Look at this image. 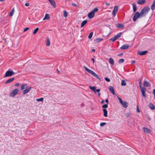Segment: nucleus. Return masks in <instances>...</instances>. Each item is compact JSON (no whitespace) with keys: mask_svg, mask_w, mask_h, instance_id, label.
<instances>
[{"mask_svg":"<svg viewBox=\"0 0 155 155\" xmlns=\"http://www.w3.org/2000/svg\"><path fill=\"white\" fill-rule=\"evenodd\" d=\"M95 51V50L94 49H93L92 50V52H94V51Z\"/></svg>","mask_w":155,"mask_h":155,"instance_id":"bf43d9fd","label":"nucleus"},{"mask_svg":"<svg viewBox=\"0 0 155 155\" xmlns=\"http://www.w3.org/2000/svg\"><path fill=\"white\" fill-rule=\"evenodd\" d=\"M105 102L107 104H108V102H109V101H108V100L107 99H106L105 100Z\"/></svg>","mask_w":155,"mask_h":155,"instance_id":"de8ad7c7","label":"nucleus"},{"mask_svg":"<svg viewBox=\"0 0 155 155\" xmlns=\"http://www.w3.org/2000/svg\"><path fill=\"white\" fill-rule=\"evenodd\" d=\"M43 100H44V99L42 97L41 98L39 99H36V100L37 101H41L43 102Z\"/></svg>","mask_w":155,"mask_h":155,"instance_id":"c9c22d12","label":"nucleus"},{"mask_svg":"<svg viewBox=\"0 0 155 155\" xmlns=\"http://www.w3.org/2000/svg\"><path fill=\"white\" fill-rule=\"evenodd\" d=\"M45 18H46L47 19H49L50 18L49 14H46L45 15Z\"/></svg>","mask_w":155,"mask_h":155,"instance_id":"72a5a7b5","label":"nucleus"},{"mask_svg":"<svg viewBox=\"0 0 155 155\" xmlns=\"http://www.w3.org/2000/svg\"><path fill=\"white\" fill-rule=\"evenodd\" d=\"M89 88L91 90L93 91L95 93H96V87H92L90 86Z\"/></svg>","mask_w":155,"mask_h":155,"instance_id":"6ab92c4d","label":"nucleus"},{"mask_svg":"<svg viewBox=\"0 0 155 155\" xmlns=\"http://www.w3.org/2000/svg\"><path fill=\"white\" fill-rule=\"evenodd\" d=\"M150 8L148 6H146L143 8L140 12L142 17L145 16L150 10Z\"/></svg>","mask_w":155,"mask_h":155,"instance_id":"f03ea898","label":"nucleus"},{"mask_svg":"<svg viewBox=\"0 0 155 155\" xmlns=\"http://www.w3.org/2000/svg\"><path fill=\"white\" fill-rule=\"evenodd\" d=\"M27 87V85L26 84H24L22 85L21 87V90H23L25 89Z\"/></svg>","mask_w":155,"mask_h":155,"instance_id":"b1692460","label":"nucleus"},{"mask_svg":"<svg viewBox=\"0 0 155 155\" xmlns=\"http://www.w3.org/2000/svg\"><path fill=\"white\" fill-rule=\"evenodd\" d=\"M100 95H101V94H100V93H98V96L99 97H100Z\"/></svg>","mask_w":155,"mask_h":155,"instance_id":"052dcab7","label":"nucleus"},{"mask_svg":"<svg viewBox=\"0 0 155 155\" xmlns=\"http://www.w3.org/2000/svg\"><path fill=\"white\" fill-rule=\"evenodd\" d=\"M129 115H130V114H126V116H127V117H129Z\"/></svg>","mask_w":155,"mask_h":155,"instance_id":"13d9d810","label":"nucleus"},{"mask_svg":"<svg viewBox=\"0 0 155 155\" xmlns=\"http://www.w3.org/2000/svg\"><path fill=\"white\" fill-rule=\"evenodd\" d=\"M72 5L73 6H74V7H78L77 5L75 3H72Z\"/></svg>","mask_w":155,"mask_h":155,"instance_id":"c03bdc74","label":"nucleus"},{"mask_svg":"<svg viewBox=\"0 0 155 155\" xmlns=\"http://www.w3.org/2000/svg\"><path fill=\"white\" fill-rule=\"evenodd\" d=\"M122 34V33L121 32L119 33L118 34H117V35L115 36L114 37L117 40L118 38H119L120 37L121 35Z\"/></svg>","mask_w":155,"mask_h":155,"instance_id":"5701e85b","label":"nucleus"},{"mask_svg":"<svg viewBox=\"0 0 155 155\" xmlns=\"http://www.w3.org/2000/svg\"><path fill=\"white\" fill-rule=\"evenodd\" d=\"M83 68L85 69V70L87 72L92 74L93 76H94V77L97 78V79H98V80H99L100 81H101L100 78L98 76V75L97 74H96V73H95L93 71L87 68L85 66H83Z\"/></svg>","mask_w":155,"mask_h":155,"instance_id":"f257e3e1","label":"nucleus"},{"mask_svg":"<svg viewBox=\"0 0 155 155\" xmlns=\"http://www.w3.org/2000/svg\"><path fill=\"white\" fill-rule=\"evenodd\" d=\"M19 85V84L18 83H17L15 84V86H18Z\"/></svg>","mask_w":155,"mask_h":155,"instance_id":"8fccbe9b","label":"nucleus"},{"mask_svg":"<svg viewBox=\"0 0 155 155\" xmlns=\"http://www.w3.org/2000/svg\"><path fill=\"white\" fill-rule=\"evenodd\" d=\"M104 79L107 82H109L110 81V79L107 78L105 77Z\"/></svg>","mask_w":155,"mask_h":155,"instance_id":"a19ab883","label":"nucleus"},{"mask_svg":"<svg viewBox=\"0 0 155 155\" xmlns=\"http://www.w3.org/2000/svg\"><path fill=\"white\" fill-rule=\"evenodd\" d=\"M143 85L145 86L148 87L150 86V84L148 82L145 80L144 81V82Z\"/></svg>","mask_w":155,"mask_h":155,"instance_id":"4be33fe9","label":"nucleus"},{"mask_svg":"<svg viewBox=\"0 0 155 155\" xmlns=\"http://www.w3.org/2000/svg\"><path fill=\"white\" fill-rule=\"evenodd\" d=\"M50 4L54 8H55L56 6V3L54 0H48Z\"/></svg>","mask_w":155,"mask_h":155,"instance_id":"ddd939ff","label":"nucleus"},{"mask_svg":"<svg viewBox=\"0 0 155 155\" xmlns=\"http://www.w3.org/2000/svg\"><path fill=\"white\" fill-rule=\"evenodd\" d=\"M19 90L17 88L15 89L10 94V97H14L19 92Z\"/></svg>","mask_w":155,"mask_h":155,"instance_id":"423d86ee","label":"nucleus"},{"mask_svg":"<svg viewBox=\"0 0 155 155\" xmlns=\"http://www.w3.org/2000/svg\"><path fill=\"white\" fill-rule=\"evenodd\" d=\"M93 32H91L90 33V34L89 35H88V38L89 39L91 38H92V37L93 35Z\"/></svg>","mask_w":155,"mask_h":155,"instance_id":"f704fd0d","label":"nucleus"},{"mask_svg":"<svg viewBox=\"0 0 155 155\" xmlns=\"http://www.w3.org/2000/svg\"><path fill=\"white\" fill-rule=\"evenodd\" d=\"M29 5V4L28 3H26L25 4V5L26 6H28Z\"/></svg>","mask_w":155,"mask_h":155,"instance_id":"a18cd8bd","label":"nucleus"},{"mask_svg":"<svg viewBox=\"0 0 155 155\" xmlns=\"http://www.w3.org/2000/svg\"><path fill=\"white\" fill-rule=\"evenodd\" d=\"M106 5H110V4L108 3H106Z\"/></svg>","mask_w":155,"mask_h":155,"instance_id":"6e6d98bb","label":"nucleus"},{"mask_svg":"<svg viewBox=\"0 0 155 155\" xmlns=\"http://www.w3.org/2000/svg\"><path fill=\"white\" fill-rule=\"evenodd\" d=\"M103 40L101 38H97L94 40V41L96 42H97L102 41Z\"/></svg>","mask_w":155,"mask_h":155,"instance_id":"cd10ccee","label":"nucleus"},{"mask_svg":"<svg viewBox=\"0 0 155 155\" xmlns=\"http://www.w3.org/2000/svg\"><path fill=\"white\" fill-rule=\"evenodd\" d=\"M109 89L110 91L113 94L115 95V93L114 91V87L112 86H110L109 87Z\"/></svg>","mask_w":155,"mask_h":155,"instance_id":"f8f14e48","label":"nucleus"},{"mask_svg":"<svg viewBox=\"0 0 155 155\" xmlns=\"http://www.w3.org/2000/svg\"><path fill=\"white\" fill-rule=\"evenodd\" d=\"M135 61L134 60V61H132V63H135Z\"/></svg>","mask_w":155,"mask_h":155,"instance_id":"4d7b16f0","label":"nucleus"},{"mask_svg":"<svg viewBox=\"0 0 155 155\" xmlns=\"http://www.w3.org/2000/svg\"><path fill=\"white\" fill-rule=\"evenodd\" d=\"M149 107L152 110H154L155 108L154 105L152 103L149 104Z\"/></svg>","mask_w":155,"mask_h":155,"instance_id":"393cba45","label":"nucleus"},{"mask_svg":"<svg viewBox=\"0 0 155 155\" xmlns=\"http://www.w3.org/2000/svg\"><path fill=\"white\" fill-rule=\"evenodd\" d=\"M29 28H25L23 30V31L24 32H25L26 31H27V30H29Z\"/></svg>","mask_w":155,"mask_h":155,"instance_id":"37998d69","label":"nucleus"},{"mask_svg":"<svg viewBox=\"0 0 155 155\" xmlns=\"http://www.w3.org/2000/svg\"><path fill=\"white\" fill-rule=\"evenodd\" d=\"M15 79L14 78H11L8 79L5 83V84H8L12 82Z\"/></svg>","mask_w":155,"mask_h":155,"instance_id":"4468645a","label":"nucleus"},{"mask_svg":"<svg viewBox=\"0 0 155 155\" xmlns=\"http://www.w3.org/2000/svg\"><path fill=\"white\" fill-rule=\"evenodd\" d=\"M14 8L12 9V11L11 12H10L9 13V16H10L11 17V16H12L14 14Z\"/></svg>","mask_w":155,"mask_h":155,"instance_id":"c85d7f7f","label":"nucleus"},{"mask_svg":"<svg viewBox=\"0 0 155 155\" xmlns=\"http://www.w3.org/2000/svg\"><path fill=\"white\" fill-rule=\"evenodd\" d=\"M91 60H92L93 61V63H94V58H92L91 59Z\"/></svg>","mask_w":155,"mask_h":155,"instance_id":"5fc2aeb1","label":"nucleus"},{"mask_svg":"<svg viewBox=\"0 0 155 155\" xmlns=\"http://www.w3.org/2000/svg\"><path fill=\"white\" fill-rule=\"evenodd\" d=\"M50 42L49 40V39L48 38L46 43V45L47 46H49L50 45Z\"/></svg>","mask_w":155,"mask_h":155,"instance_id":"c756f323","label":"nucleus"},{"mask_svg":"<svg viewBox=\"0 0 155 155\" xmlns=\"http://www.w3.org/2000/svg\"><path fill=\"white\" fill-rule=\"evenodd\" d=\"M118 6H115L114 7L113 11V16H115L117 11H118Z\"/></svg>","mask_w":155,"mask_h":155,"instance_id":"6e6552de","label":"nucleus"},{"mask_svg":"<svg viewBox=\"0 0 155 155\" xmlns=\"http://www.w3.org/2000/svg\"><path fill=\"white\" fill-rule=\"evenodd\" d=\"M117 39L115 38L114 37V38H111L110 39V40L112 41L113 42H114Z\"/></svg>","mask_w":155,"mask_h":155,"instance_id":"4c0bfd02","label":"nucleus"},{"mask_svg":"<svg viewBox=\"0 0 155 155\" xmlns=\"http://www.w3.org/2000/svg\"><path fill=\"white\" fill-rule=\"evenodd\" d=\"M153 94H155V89H154L153 91Z\"/></svg>","mask_w":155,"mask_h":155,"instance_id":"864d4df0","label":"nucleus"},{"mask_svg":"<svg viewBox=\"0 0 155 155\" xmlns=\"http://www.w3.org/2000/svg\"><path fill=\"white\" fill-rule=\"evenodd\" d=\"M132 6L133 12H134L136 11L137 9L136 4L135 3H133Z\"/></svg>","mask_w":155,"mask_h":155,"instance_id":"a211bd4d","label":"nucleus"},{"mask_svg":"<svg viewBox=\"0 0 155 155\" xmlns=\"http://www.w3.org/2000/svg\"><path fill=\"white\" fill-rule=\"evenodd\" d=\"M94 15V13L91 11L88 13V17L89 18H93Z\"/></svg>","mask_w":155,"mask_h":155,"instance_id":"9b49d317","label":"nucleus"},{"mask_svg":"<svg viewBox=\"0 0 155 155\" xmlns=\"http://www.w3.org/2000/svg\"><path fill=\"white\" fill-rule=\"evenodd\" d=\"M45 19H47L46 18H45V17H44L43 19V20H45Z\"/></svg>","mask_w":155,"mask_h":155,"instance_id":"e2e57ef3","label":"nucleus"},{"mask_svg":"<svg viewBox=\"0 0 155 155\" xmlns=\"http://www.w3.org/2000/svg\"><path fill=\"white\" fill-rule=\"evenodd\" d=\"M38 29H39V28H36L34 30V31L33 32V34H34V35L35 34L37 33V32L38 31Z\"/></svg>","mask_w":155,"mask_h":155,"instance_id":"473e14b6","label":"nucleus"},{"mask_svg":"<svg viewBox=\"0 0 155 155\" xmlns=\"http://www.w3.org/2000/svg\"><path fill=\"white\" fill-rule=\"evenodd\" d=\"M104 101L103 100L101 102V103L102 104H104Z\"/></svg>","mask_w":155,"mask_h":155,"instance_id":"3c124183","label":"nucleus"},{"mask_svg":"<svg viewBox=\"0 0 155 155\" xmlns=\"http://www.w3.org/2000/svg\"><path fill=\"white\" fill-rule=\"evenodd\" d=\"M63 13L64 14V17L65 18H66L67 16H68V13L66 11H63Z\"/></svg>","mask_w":155,"mask_h":155,"instance_id":"7c9ffc66","label":"nucleus"},{"mask_svg":"<svg viewBox=\"0 0 155 155\" xmlns=\"http://www.w3.org/2000/svg\"><path fill=\"white\" fill-rule=\"evenodd\" d=\"M87 20H85L83 21L81 23V27H83L84 26V25L87 23Z\"/></svg>","mask_w":155,"mask_h":155,"instance_id":"412c9836","label":"nucleus"},{"mask_svg":"<svg viewBox=\"0 0 155 155\" xmlns=\"http://www.w3.org/2000/svg\"><path fill=\"white\" fill-rule=\"evenodd\" d=\"M98 9L97 8H94L92 11V12H93L94 13L95 12H96L98 11Z\"/></svg>","mask_w":155,"mask_h":155,"instance_id":"e433bc0d","label":"nucleus"},{"mask_svg":"<svg viewBox=\"0 0 155 155\" xmlns=\"http://www.w3.org/2000/svg\"><path fill=\"white\" fill-rule=\"evenodd\" d=\"M102 107L103 108H107L108 107L107 104H105L102 106Z\"/></svg>","mask_w":155,"mask_h":155,"instance_id":"58836bf2","label":"nucleus"},{"mask_svg":"<svg viewBox=\"0 0 155 155\" xmlns=\"http://www.w3.org/2000/svg\"><path fill=\"white\" fill-rule=\"evenodd\" d=\"M137 111L138 112H140V110H139V109L138 106H137Z\"/></svg>","mask_w":155,"mask_h":155,"instance_id":"09e8293b","label":"nucleus"},{"mask_svg":"<svg viewBox=\"0 0 155 155\" xmlns=\"http://www.w3.org/2000/svg\"><path fill=\"white\" fill-rule=\"evenodd\" d=\"M31 87H29L28 88L25 89L23 91V94H25L26 93H28L31 89Z\"/></svg>","mask_w":155,"mask_h":155,"instance_id":"2eb2a0df","label":"nucleus"},{"mask_svg":"<svg viewBox=\"0 0 155 155\" xmlns=\"http://www.w3.org/2000/svg\"><path fill=\"white\" fill-rule=\"evenodd\" d=\"M100 91V90L99 89H98L96 90V92H97L98 93H99V92Z\"/></svg>","mask_w":155,"mask_h":155,"instance_id":"49530a36","label":"nucleus"},{"mask_svg":"<svg viewBox=\"0 0 155 155\" xmlns=\"http://www.w3.org/2000/svg\"><path fill=\"white\" fill-rule=\"evenodd\" d=\"M121 84L122 86H125L126 85V82L125 81L123 80L121 82Z\"/></svg>","mask_w":155,"mask_h":155,"instance_id":"bb28decb","label":"nucleus"},{"mask_svg":"<svg viewBox=\"0 0 155 155\" xmlns=\"http://www.w3.org/2000/svg\"><path fill=\"white\" fill-rule=\"evenodd\" d=\"M57 71L58 72V73H59V71H58V69H57Z\"/></svg>","mask_w":155,"mask_h":155,"instance_id":"680f3d73","label":"nucleus"},{"mask_svg":"<svg viewBox=\"0 0 155 155\" xmlns=\"http://www.w3.org/2000/svg\"><path fill=\"white\" fill-rule=\"evenodd\" d=\"M106 124V123L102 122V123H101L100 124V125L101 127H103V126H104V125H105Z\"/></svg>","mask_w":155,"mask_h":155,"instance_id":"ea45409f","label":"nucleus"},{"mask_svg":"<svg viewBox=\"0 0 155 155\" xmlns=\"http://www.w3.org/2000/svg\"><path fill=\"white\" fill-rule=\"evenodd\" d=\"M116 26L117 28H123L124 27V25L121 23H118L116 25Z\"/></svg>","mask_w":155,"mask_h":155,"instance_id":"f3484780","label":"nucleus"},{"mask_svg":"<svg viewBox=\"0 0 155 155\" xmlns=\"http://www.w3.org/2000/svg\"><path fill=\"white\" fill-rule=\"evenodd\" d=\"M123 55V53H121V54H119L118 55V56H122Z\"/></svg>","mask_w":155,"mask_h":155,"instance_id":"603ef678","label":"nucleus"},{"mask_svg":"<svg viewBox=\"0 0 155 155\" xmlns=\"http://www.w3.org/2000/svg\"><path fill=\"white\" fill-rule=\"evenodd\" d=\"M142 17L140 12L139 13V12H136L133 17V21H135L138 18H141Z\"/></svg>","mask_w":155,"mask_h":155,"instance_id":"7ed1b4c3","label":"nucleus"},{"mask_svg":"<svg viewBox=\"0 0 155 155\" xmlns=\"http://www.w3.org/2000/svg\"><path fill=\"white\" fill-rule=\"evenodd\" d=\"M141 84H142V82H141V81H140L139 82V87H140V89H141V88H143V87H141Z\"/></svg>","mask_w":155,"mask_h":155,"instance_id":"79ce46f5","label":"nucleus"},{"mask_svg":"<svg viewBox=\"0 0 155 155\" xmlns=\"http://www.w3.org/2000/svg\"><path fill=\"white\" fill-rule=\"evenodd\" d=\"M142 93V95L143 97L145 98L146 96L145 94V91H146V89L144 87L140 89Z\"/></svg>","mask_w":155,"mask_h":155,"instance_id":"0eeeda50","label":"nucleus"},{"mask_svg":"<svg viewBox=\"0 0 155 155\" xmlns=\"http://www.w3.org/2000/svg\"><path fill=\"white\" fill-rule=\"evenodd\" d=\"M148 52L147 51H139L138 52V54L140 55H143L146 54Z\"/></svg>","mask_w":155,"mask_h":155,"instance_id":"1a4fd4ad","label":"nucleus"},{"mask_svg":"<svg viewBox=\"0 0 155 155\" xmlns=\"http://www.w3.org/2000/svg\"><path fill=\"white\" fill-rule=\"evenodd\" d=\"M103 111L104 112V115L105 117H107V110L105 109H103Z\"/></svg>","mask_w":155,"mask_h":155,"instance_id":"aec40b11","label":"nucleus"},{"mask_svg":"<svg viewBox=\"0 0 155 155\" xmlns=\"http://www.w3.org/2000/svg\"><path fill=\"white\" fill-rule=\"evenodd\" d=\"M117 97L120 103L123 107L124 108H127L128 106V103L125 101H123L121 98L120 97Z\"/></svg>","mask_w":155,"mask_h":155,"instance_id":"39448f33","label":"nucleus"},{"mask_svg":"<svg viewBox=\"0 0 155 155\" xmlns=\"http://www.w3.org/2000/svg\"><path fill=\"white\" fill-rule=\"evenodd\" d=\"M109 61L110 63L113 65L114 64V61L112 58H110L109 59Z\"/></svg>","mask_w":155,"mask_h":155,"instance_id":"a878e982","label":"nucleus"},{"mask_svg":"<svg viewBox=\"0 0 155 155\" xmlns=\"http://www.w3.org/2000/svg\"><path fill=\"white\" fill-rule=\"evenodd\" d=\"M15 74V73L11 69H9L5 74L4 78L11 76Z\"/></svg>","mask_w":155,"mask_h":155,"instance_id":"20e7f679","label":"nucleus"},{"mask_svg":"<svg viewBox=\"0 0 155 155\" xmlns=\"http://www.w3.org/2000/svg\"><path fill=\"white\" fill-rule=\"evenodd\" d=\"M143 131L146 133H149L150 132V129L148 128L143 127Z\"/></svg>","mask_w":155,"mask_h":155,"instance_id":"dca6fc26","label":"nucleus"},{"mask_svg":"<svg viewBox=\"0 0 155 155\" xmlns=\"http://www.w3.org/2000/svg\"><path fill=\"white\" fill-rule=\"evenodd\" d=\"M124 61V59H120L119 60L118 63L121 64L123 63Z\"/></svg>","mask_w":155,"mask_h":155,"instance_id":"2f4dec72","label":"nucleus"},{"mask_svg":"<svg viewBox=\"0 0 155 155\" xmlns=\"http://www.w3.org/2000/svg\"><path fill=\"white\" fill-rule=\"evenodd\" d=\"M130 47V45H128L125 44L123 45L120 47V49L122 50H125L127 49Z\"/></svg>","mask_w":155,"mask_h":155,"instance_id":"9d476101","label":"nucleus"}]
</instances>
